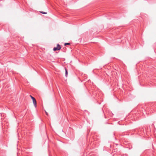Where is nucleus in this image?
Here are the masks:
<instances>
[{"label":"nucleus","instance_id":"obj_1","mask_svg":"<svg viewBox=\"0 0 156 156\" xmlns=\"http://www.w3.org/2000/svg\"><path fill=\"white\" fill-rule=\"evenodd\" d=\"M61 49V47L60 45L58 44H57V47H55L53 49V50L54 51H58L60 50Z\"/></svg>","mask_w":156,"mask_h":156},{"label":"nucleus","instance_id":"obj_2","mask_svg":"<svg viewBox=\"0 0 156 156\" xmlns=\"http://www.w3.org/2000/svg\"><path fill=\"white\" fill-rule=\"evenodd\" d=\"M31 98L33 100V103L34 104V106L36 107H37V102L35 99L31 95H30Z\"/></svg>","mask_w":156,"mask_h":156},{"label":"nucleus","instance_id":"obj_3","mask_svg":"<svg viewBox=\"0 0 156 156\" xmlns=\"http://www.w3.org/2000/svg\"><path fill=\"white\" fill-rule=\"evenodd\" d=\"M65 75H66V77H67V75H68V72H67V69H66V68H65Z\"/></svg>","mask_w":156,"mask_h":156},{"label":"nucleus","instance_id":"obj_4","mask_svg":"<svg viewBox=\"0 0 156 156\" xmlns=\"http://www.w3.org/2000/svg\"><path fill=\"white\" fill-rule=\"evenodd\" d=\"M40 12L41 13H42L43 14H47V12H44L41 11V12Z\"/></svg>","mask_w":156,"mask_h":156},{"label":"nucleus","instance_id":"obj_5","mask_svg":"<svg viewBox=\"0 0 156 156\" xmlns=\"http://www.w3.org/2000/svg\"><path fill=\"white\" fill-rule=\"evenodd\" d=\"M70 43H65V45H66H66H70Z\"/></svg>","mask_w":156,"mask_h":156},{"label":"nucleus","instance_id":"obj_6","mask_svg":"<svg viewBox=\"0 0 156 156\" xmlns=\"http://www.w3.org/2000/svg\"><path fill=\"white\" fill-rule=\"evenodd\" d=\"M45 113H46V114L47 115H48V113L47 112H46L45 111Z\"/></svg>","mask_w":156,"mask_h":156}]
</instances>
